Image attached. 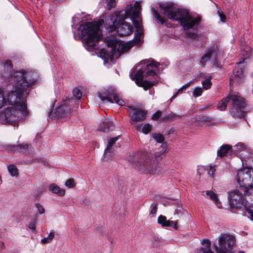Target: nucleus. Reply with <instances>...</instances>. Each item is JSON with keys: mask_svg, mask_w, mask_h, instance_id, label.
I'll list each match as a JSON object with an SVG mask.
<instances>
[{"mask_svg": "<svg viewBox=\"0 0 253 253\" xmlns=\"http://www.w3.org/2000/svg\"><path fill=\"white\" fill-rule=\"evenodd\" d=\"M13 80L12 84L14 90H11L7 97V101L12 106L21 109H27L24 97L29 92V87L37 81L36 74L32 72L15 71L11 77Z\"/></svg>", "mask_w": 253, "mask_h": 253, "instance_id": "1", "label": "nucleus"}, {"mask_svg": "<svg viewBox=\"0 0 253 253\" xmlns=\"http://www.w3.org/2000/svg\"><path fill=\"white\" fill-rule=\"evenodd\" d=\"M159 6L161 14L172 21H178L185 31L197 27L201 22L200 16L193 17L186 9L176 8L168 3H160ZM185 33L186 37L191 39H196L198 37L197 32L186 31Z\"/></svg>", "mask_w": 253, "mask_h": 253, "instance_id": "2", "label": "nucleus"}, {"mask_svg": "<svg viewBox=\"0 0 253 253\" xmlns=\"http://www.w3.org/2000/svg\"><path fill=\"white\" fill-rule=\"evenodd\" d=\"M134 7V9H126L125 12L123 11L116 12L115 16L111 18L112 24L107 27V31L109 32H113L117 30L120 37H125L131 34L133 31V26L124 20L128 16L135 18L139 15L140 6L138 3H135Z\"/></svg>", "mask_w": 253, "mask_h": 253, "instance_id": "3", "label": "nucleus"}, {"mask_svg": "<svg viewBox=\"0 0 253 253\" xmlns=\"http://www.w3.org/2000/svg\"><path fill=\"white\" fill-rule=\"evenodd\" d=\"M78 34L88 50L98 49V42L101 39L99 26L95 22H87L80 25Z\"/></svg>", "mask_w": 253, "mask_h": 253, "instance_id": "4", "label": "nucleus"}, {"mask_svg": "<svg viewBox=\"0 0 253 253\" xmlns=\"http://www.w3.org/2000/svg\"><path fill=\"white\" fill-rule=\"evenodd\" d=\"M28 114L27 109L15 106L8 107L0 113V121L3 124H12L19 121Z\"/></svg>", "mask_w": 253, "mask_h": 253, "instance_id": "5", "label": "nucleus"}, {"mask_svg": "<svg viewBox=\"0 0 253 253\" xmlns=\"http://www.w3.org/2000/svg\"><path fill=\"white\" fill-rule=\"evenodd\" d=\"M165 152V151L162 150L156 153L154 157L148 155L145 160L136 166L140 170L145 173L155 174L157 169V162L162 159V155Z\"/></svg>", "mask_w": 253, "mask_h": 253, "instance_id": "6", "label": "nucleus"}, {"mask_svg": "<svg viewBox=\"0 0 253 253\" xmlns=\"http://www.w3.org/2000/svg\"><path fill=\"white\" fill-rule=\"evenodd\" d=\"M236 239L234 236L229 234H221L218 237V245H214L217 253H234L233 246Z\"/></svg>", "mask_w": 253, "mask_h": 253, "instance_id": "7", "label": "nucleus"}, {"mask_svg": "<svg viewBox=\"0 0 253 253\" xmlns=\"http://www.w3.org/2000/svg\"><path fill=\"white\" fill-rule=\"evenodd\" d=\"M236 180L240 187L244 188V195L247 194L249 190L253 187V170L248 168L238 170Z\"/></svg>", "mask_w": 253, "mask_h": 253, "instance_id": "8", "label": "nucleus"}, {"mask_svg": "<svg viewBox=\"0 0 253 253\" xmlns=\"http://www.w3.org/2000/svg\"><path fill=\"white\" fill-rule=\"evenodd\" d=\"M230 103L232 106L230 108L231 115L241 119L244 116V109L246 106L245 99L237 94H230Z\"/></svg>", "mask_w": 253, "mask_h": 253, "instance_id": "9", "label": "nucleus"}, {"mask_svg": "<svg viewBox=\"0 0 253 253\" xmlns=\"http://www.w3.org/2000/svg\"><path fill=\"white\" fill-rule=\"evenodd\" d=\"M98 96L102 101L106 100L111 103H116L120 106H123L125 104L116 89L112 87L108 88L105 91L98 92Z\"/></svg>", "mask_w": 253, "mask_h": 253, "instance_id": "10", "label": "nucleus"}, {"mask_svg": "<svg viewBox=\"0 0 253 253\" xmlns=\"http://www.w3.org/2000/svg\"><path fill=\"white\" fill-rule=\"evenodd\" d=\"M143 70L139 69L133 76L130 75V78L132 80H135V84L138 86L142 87L145 90H147L155 85L157 82L143 80Z\"/></svg>", "mask_w": 253, "mask_h": 253, "instance_id": "11", "label": "nucleus"}, {"mask_svg": "<svg viewBox=\"0 0 253 253\" xmlns=\"http://www.w3.org/2000/svg\"><path fill=\"white\" fill-rule=\"evenodd\" d=\"M244 61V59H242L237 63L238 66H236L233 71V73L230 77V84L233 86L234 84H239L244 80V74L243 69L240 67V65Z\"/></svg>", "mask_w": 253, "mask_h": 253, "instance_id": "12", "label": "nucleus"}, {"mask_svg": "<svg viewBox=\"0 0 253 253\" xmlns=\"http://www.w3.org/2000/svg\"><path fill=\"white\" fill-rule=\"evenodd\" d=\"M107 44L112 48H115V53L117 49V52L120 54L127 52L133 46L132 43L129 42L120 43L116 39L109 40L108 41Z\"/></svg>", "mask_w": 253, "mask_h": 253, "instance_id": "13", "label": "nucleus"}, {"mask_svg": "<svg viewBox=\"0 0 253 253\" xmlns=\"http://www.w3.org/2000/svg\"><path fill=\"white\" fill-rule=\"evenodd\" d=\"M231 206L236 208H240L244 205V197L241 192L237 190L231 192L228 196Z\"/></svg>", "mask_w": 253, "mask_h": 253, "instance_id": "14", "label": "nucleus"}, {"mask_svg": "<svg viewBox=\"0 0 253 253\" xmlns=\"http://www.w3.org/2000/svg\"><path fill=\"white\" fill-rule=\"evenodd\" d=\"M146 64V76L156 77L157 76V72L159 71L158 66L160 64L155 61L153 59H149L145 61Z\"/></svg>", "mask_w": 253, "mask_h": 253, "instance_id": "15", "label": "nucleus"}, {"mask_svg": "<svg viewBox=\"0 0 253 253\" xmlns=\"http://www.w3.org/2000/svg\"><path fill=\"white\" fill-rule=\"evenodd\" d=\"M69 113V108L66 104H64L51 111L49 114V117L52 119L64 118L67 116Z\"/></svg>", "mask_w": 253, "mask_h": 253, "instance_id": "16", "label": "nucleus"}, {"mask_svg": "<svg viewBox=\"0 0 253 253\" xmlns=\"http://www.w3.org/2000/svg\"><path fill=\"white\" fill-rule=\"evenodd\" d=\"M146 112L140 109L135 113L129 112V116L130 117V123L131 125L138 122H142L146 119Z\"/></svg>", "mask_w": 253, "mask_h": 253, "instance_id": "17", "label": "nucleus"}, {"mask_svg": "<svg viewBox=\"0 0 253 253\" xmlns=\"http://www.w3.org/2000/svg\"><path fill=\"white\" fill-rule=\"evenodd\" d=\"M4 69L3 72L1 73L2 76L4 78H7L9 79L8 83H12L13 80H11V77L13 76L14 73H12V65L10 61H6L3 65Z\"/></svg>", "mask_w": 253, "mask_h": 253, "instance_id": "18", "label": "nucleus"}, {"mask_svg": "<svg viewBox=\"0 0 253 253\" xmlns=\"http://www.w3.org/2000/svg\"><path fill=\"white\" fill-rule=\"evenodd\" d=\"M218 50L217 45H213L209 48L207 52L202 57L200 63L203 66H205L207 61L209 60L211 56L216 54Z\"/></svg>", "mask_w": 253, "mask_h": 253, "instance_id": "19", "label": "nucleus"}, {"mask_svg": "<svg viewBox=\"0 0 253 253\" xmlns=\"http://www.w3.org/2000/svg\"><path fill=\"white\" fill-rule=\"evenodd\" d=\"M9 148L14 152L25 153L31 148V146L28 143H23L17 145H9Z\"/></svg>", "mask_w": 253, "mask_h": 253, "instance_id": "20", "label": "nucleus"}, {"mask_svg": "<svg viewBox=\"0 0 253 253\" xmlns=\"http://www.w3.org/2000/svg\"><path fill=\"white\" fill-rule=\"evenodd\" d=\"M232 153V146L228 144L221 146L217 151V155L220 158L228 157Z\"/></svg>", "mask_w": 253, "mask_h": 253, "instance_id": "21", "label": "nucleus"}, {"mask_svg": "<svg viewBox=\"0 0 253 253\" xmlns=\"http://www.w3.org/2000/svg\"><path fill=\"white\" fill-rule=\"evenodd\" d=\"M110 47L111 49L109 51L105 49H101L99 53L100 56L104 60L105 62L108 61L109 59L112 61L115 55V48Z\"/></svg>", "mask_w": 253, "mask_h": 253, "instance_id": "22", "label": "nucleus"}, {"mask_svg": "<svg viewBox=\"0 0 253 253\" xmlns=\"http://www.w3.org/2000/svg\"><path fill=\"white\" fill-rule=\"evenodd\" d=\"M201 244L203 246L200 249V253H214L211 250L210 240L204 239Z\"/></svg>", "mask_w": 253, "mask_h": 253, "instance_id": "23", "label": "nucleus"}, {"mask_svg": "<svg viewBox=\"0 0 253 253\" xmlns=\"http://www.w3.org/2000/svg\"><path fill=\"white\" fill-rule=\"evenodd\" d=\"M152 12L157 23H160L161 24H167V23L168 22V19L161 15L154 7L152 8Z\"/></svg>", "mask_w": 253, "mask_h": 253, "instance_id": "24", "label": "nucleus"}, {"mask_svg": "<svg viewBox=\"0 0 253 253\" xmlns=\"http://www.w3.org/2000/svg\"><path fill=\"white\" fill-rule=\"evenodd\" d=\"M49 190L52 193L56 194L60 196H63L65 195V190L60 188L54 183L51 184L49 186Z\"/></svg>", "mask_w": 253, "mask_h": 253, "instance_id": "25", "label": "nucleus"}, {"mask_svg": "<svg viewBox=\"0 0 253 253\" xmlns=\"http://www.w3.org/2000/svg\"><path fill=\"white\" fill-rule=\"evenodd\" d=\"M230 103V96L228 95L220 100L217 104V109L220 111H224L227 107V104Z\"/></svg>", "mask_w": 253, "mask_h": 253, "instance_id": "26", "label": "nucleus"}, {"mask_svg": "<svg viewBox=\"0 0 253 253\" xmlns=\"http://www.w3.org/2000/svg\"><path fill=\"white\" fill-rule=\"evenodd\" d=\"M206 194L214 202L218 208H220L221 207V205L215 193L212 191H207L206 192Z\"/></svg>", "mask_w": 253, "mask_h": 253, "instance_id": "27", "label": "nucleus"}, {"mask_svg": "<svg viewBox=\"0 0 253 253\" xmlns=\"http://www.w3.org/2000/svg\"><path fill=\"white\" fill-rule=\"evenodd\" d=\"M105 126H102L101 125L98 127V130L103 132H108L112 130L114 128V125L112 122L104 123Z\"/></svg>", "mask_w": 253, "mask_h": 253, "instance_id": "28", "label": "nucleus"}, {"mask_svg": "<svg viewBox=\"0 0 253 253\" xmlns=\"http://www.w3.org/2000/svg\"><path fill=\"white\" fill-rule=\"evenodd\" d=\"M119 136L113 137L109 140L107 148L105 149L104 155L107 156L108 154H110V149L115 144L116 141L119 139Z\"/></svg>", "mask_w": 253, "mask_h": 253, "instance_id": "29", "label": "nucleus"}, {"mask_svg": "<svg viewBox=\"0 0 253 253\" xmlns=\"http://www.w3.org/2000/svg\"><path fill=\"white\" fill-rule=\"evenodd\" d=\"M8 170L12 176H17L18 175V169L13 165H10L7 167Z\"/></svg>", "mask_w": 253, "mask_h": 253, "instance_id": "30", "label": "nucleus"}, {"mask_svg": "<svg viewBox=\"0 0 253 253\" xmlns=\"http://www.w3.org/2000/svg\"><path fill=\"white\" fill-rule=\"evenodd\" d=\"M54 237V233L51 231L48 236L41 240L42 243L43 244L50 243Z\"/></svg>", "mask_w": 253, "mask_h": 253, "instance_id": "31", "label": "nucleus"}, {"mask_svg": "<svg viewBox=\"0 0 253 253\" xmlns=\"http://www.w3.org/2000/svg\"><path fill=\"white\" fill-rule=\"evenodd\" d=\"M158 222L161 224L162 226L167 227L169 223V220H167L166 216L161 215L158 218Z\"/></svg>", "mask_w": 253, "mask_h": 253, "instance_id": "32", "label": "nucleus"}, {"mask_svg": "<svg viewBox=\"0 0 253 253\" xmlns=\"http://www.w3.org/2000/svg\"><path fill=\"white\" fill-rule=\"evenodd\" d=\"M132 19V22L136 29V30L139 31V32H141V28H142V24L140 21L138 20H135V18H137L138 17V16L137 17L132 18L131 17Z\"/></svg>", "mask_w": 253, "mask_h": 253, "instance_id": "33", "label": "nucleus"}, {"mask_svg": "<svg viewBox=\"0 0 253 253\" xmlns=\"http://www.w3.org/2000/svg\"><path fill=\"white\" fill-rule=\"evenodd\" d=\"M153 138L158 143H162L164 141V136L160 133L152 134Z\"/></svg>", "mask_w": 253, "mask_h": 253, "instance_id": "34", "label": "nucleus"}, {"mask_svg": "<svg viewBox=\"0 0 253 253\" xmlns=\"http://www.w3.org/2000/svg\"><path fill=\"white\" fill-rule=\"evenodd\" d=\"M206 169L208 174L211 177L213 178L214 177V172L215 171V169L214 167L211 166H207Z\"/></svg>", "mask_w": 253, "mask_h": 253, "instance_id": "35", "label": "nucleus"}, {"mask_svg": "<svg viewBox=\"0 0 253 253\" xmlns=\"http://www.w3.org/2000/svg\"><path fill=\"white\" fill-rule=\"evenodd\" d=\"M203 93V89L201 87H196L193 91V95L197 97L202 95Z\"/></svg>", "mask_w": 253, "mask_h": 253, "instance_id": "36", "label": "nucleus"}, {"mask_svg": "<svg viewBox=\"0 0 253 253\" xmlns=\"http://www.w3.org/2000/svg\"><path fill=\"white\" fill-rule=\"evenodd\" d=\"M73 93L74 96L77 99L79 100L81 98L82 93L81 90L78 88H75L73 90Z\"/></svg>", "mask_w": 253, "mask_h": 253, "instance_id": "37", "label": "nucleus"}, {"mask_svg": "<svg viewBox=\"0 0 253 253\" xmlns=\"http://www.w3.org/2000/svg\"><path fill=\"white\" fill-rule=\"evenodd\" d=\"M116 0H106V6L107 9L110 10L115 6Z\"/></svg>", "mask_w": 253, "mask_h": 253, "instance_id": "38", "label": "nucleus"}, {"mask_svg": "<svg viewBox=\"0 0 253 253\" xmlns=\"http://www.w3.org/2000/svg\"><path fill=\"white\" fill-rule=\"evenodd\" d=\"M210 79H208L207 80H204L202 82V84L204 88L206 89H208L211 88V83L210 81Z\"/></svg>", "mask_w": 253, "mask_h": 253, "instance_id": "39", "label": "nucleus"}, {"mask_svg": "<svg viewBox=\"0 0 253 253\" xmlns=\"http://www.w3.org/2000/svg\"><path fill=\"white\" fill-rule=\"evenodd\" d=\"M5 103V100L3 95V91L0 88V108H2Z\"/></svg>", "mask_w": 253, "mask_h": 253, "instance_id": "40", "label": "nucleus"}, {"mask_svg": "<svg viewBox=\"0 0 253 253\" xmlns=\"http://www.w3.org/2000/svg\"><path fill=\"white\" fill-rule=\"evenodd\" d=\"M207 166H199L197 169V172L199 176L204 174L205 172H207Z\"/></svg>", "mask_w": 253, "mask_h": 253, "instance_id": "41", "label": "nucleus"}, {"mask_svg": "<svg viewBox=\"0 0 253 253\" xmlns=\"http://www.w3.org/2000/svg\"><path fill=\"white\" fill-rule=\"evenodd\" d=\"M65 185L69 188H73L75 186L74 179L70 178L68 179L65 183Z\"/></svg>", "mask_w": 253, "mask_h": 253, "instance_id": "42", "label": "nucleus"}, {"mask_svg": "<svg viewBox=\"0 0 253 253\" xmlns=\"http://www.w3.org/2000/svg\"><path fill=\"white\" fill-rule=\"evenodd\" d=\"M151 126L149 124H145L142 128V132L145 134L148 133L151 130Z\"/></svg>", "mask_w": 253, "mask_h": 253, "instance_id": "43", "label": "nucleus"}, {"mask_svg": "<svg viewBox=\"0 0 253 253\" xmlns=\"http://www.w3.org/2000/svg\"><path fill=\"white\" fill-rule=\"evenodd\" d=\"M36 219H34L33 221L29 223L28 225V227L32 230L33 232L34 233H36Z\"/></svg>", "mask_w": 253, "mask_h": 253, "instance_id": "44", "label": "nucleus"}, {"mask_svg": "<svg viewBox=\"0 0 253 253\" xmlns=\"http://www.w3.org/2000/svg\"><path fill=\"white\" fill-rule=\"evenodd\" d=\"M167 227H171L174 229L177 230L178 229L177 221H171L169 220V223Z\"/></svg>", "mask_w": 253, "mask_h": 253, "instance_id": "45", "label": "nucleus"}, {"mask_svg": "<svg viewBox=\"0 0 253 253\" xmlns=\"http://www.w3.org/2000/svg\"><path fill=\"white\" fill-rule=\"evenodd\" d=\"M245 214L253 221V210L249 208L246 209Z\"/></svg>", "mask_w": 253, "mask_h": 253, "instance_id": "46", "label": "nucleus"}, {"mask_svg": "<svg viewBox=\"0 0 253 253\" xmlns=\"http://www.w3.org/2000/svg\"><path fill=\"white\" fill-rule=\"evenodd\" d=\"M157 203H153L151 205V211H150V214H155L157 211Z\"/></svg>", "mask_w": 253, "mask_h": 253, "instance_id": "47", "label": "nucleus"}, {"mask_svg": "<svg viewBox=\"0 0 253 253\" xmlns=\"http://www.w3.org/2000/svg\"><path fill=\"white\" fill-rule=\"evenodd\" d=\"M161 114H162V113L161 111H157L155 113H154L153 115V116L152 117V120H153L154 121H157L161 116Z\"/></svg>", "mask_w": 253, "mask_h": 253, "instance_id": "48", "label": "nucleus"}, {"mask_svg": "<svg viewBox=\"0 0 253 253\" xmlns=\"http://www.w3.org/2000/svg\"><path fill=\"white\" fill-rule=\"evenodd\" d=\"M36 207L40 214H42L44 212V209L41 204L37 203L36 204Z\"/></svg>", "mask_w": 253, "mask_h": 253, "instance_id": "49", "label": "nucleus"}, {"mask_svg": "<svg viewBox=\"0 0 253 253\" xmlns=\"http://www.w3.org/2000/svg\"><path fill=\"white\" fill-rule=\"evenodd\" d=\"M178 118V117L176 115H175L174 114H169V115H168L165 118L168 119H169L171 120H174Z\"/></svg>", "mask_w": 253, "mask_h": 253, "instance_id": "50", "label": "nucleus"}, {"mask_svg": "<svg viewBox=\"0 0 253 253\" xmlns=\"http://www.w3.org/2000/svg\"><path fill=\"white\" fill-rule=\"evenodd\" d=\"M245 53H243L242 54L244 56H246L247 58L250 55V52H251V48H250V47H246L245 48Z\"/></svg>", "mask_w": 253, "mask_h": 253, "instance_id": "51", "label": "nucleus"}, {"mask_svg": "<svg viewBox=\"0 0 253 253\" xmlns=\"http://www.w3.org/2000/svg\"><path fill=\"white\" fill-rule=\"evenodd\" d=\"M184 89H185V88H183V86L180 87L177 91V92H176V93L173 95L172 98H175L179 93H181L182 91L184 90Z\"/></svg>", "mask_w": 253, "mask_h": 253, "instance_id": "52", "label": "nucleus"}, {"mask_svg": "<svg viewBox=\"0 0 253 253\" xmlns=\"http://www.w3.org/2000/svg\"><path fill=\"white\" fill-rule=\"evenodd\" d=\"M182 210V208L180 206H178L177 208L175 209L174 214H178L181 212Z\"/></svg>", "mask_w": 253, "mask_h": 253, "instance_id": "53", "label": "nucleus"}, {"mask_svg": "<svg viewBox=\"0 0 253 253\" xmlns=\"http://www.w3.org/2000/svg\"><path fill=\"white\" fill-rule=\"evenodd\" d=\"M128 107L129 109H130L133 110V112L132 113H135L136 111H137L140 110V108H136V107H135L134 106H128Z\"/></svg>", "mask_w": 253, "mask_h": 253, "instance_id": "54", "label": "nucleus"}, {"mask_svg": "<svg viewBox=\"0 0 253 253\" xmlns=\"http://www.w3.org/2000/svg\"><path fill=\"white\" fill-rule=\"evenodd\" d=\"M220 19L221 21H222V22H225L226 17L224 14L221 15H220Z\"/></svg>", "mask_w": 253, "mask_h": 253, "instance_id": "55", "label": "nucleus"}, {"mask_svg": "<svg viewBox=\"0 0 253 253\" xmlns=\"http://www.w3.org/2000/svg\"><path fill=\"white\" fill-rule=\"evenodd\" d=\"M192 82H189V83H188L186 84H184V85H183V88H185V89H186L187 87H188L190 86V84H192Z\"/></svg>", "mask_w": 253, "mask_h": 253, "instance_id": "56", "label": "nucleus"}, {"mask_svg": "<svg viewBox=\"0 0 253 253\" xmlns=\"http://www.w3.org/2000/svg\"><path fill=\"white\" fill-rule=\"evenodd\" d=\"M236 147H237L238 148H241V147H244V144H243L242 143H238L236 145Z\"/></svg>", "mask_w": 253, "mask_h": 253, "instance_id": "57", "label": "nucleus"}, {"mask_svg": "<svg viewBox=\"0 0 253 253\" xmlns=\"http://www.w3.org/2000/svg\"><path fill=\"white\" fill-rule=\"evenodd\" d=\"M217 13H218L219 17H220V15H221L224 14L223 12L220 9H218L217 10Z\"/></svg>", "mask_w": 253, "mask_h": 253, "instance_id": "58", "label": "nucleus"}, {"mask_svg": "<svg viewBox=\"0 0 253 253\" xmlns=\"http://www.w3.org/2000/svg\"><path fill=\"white\" fill-rule=\"evenodd\" d=\"M213 66L215 67H218V64L216 61V60H215L214 61V63L213 64Z\"/></svg>", "mask_w": 253, "mask_h": 253, "instance_id": "59", "label": "nucleus"}, {"mask_svg": "<svg viewBox=\"0 0 253 253\" xmlns=\"http://www.w3.org/2000/svg\"><path fill=\"white\" fill-rule=\"evenodd\" d=\"M140 128H141V126H136V129H137V130H139L140 129Z\"/></svg>", "mask_w": 253, "mask_h": 253, "instance_id": "60", "label": "nucleus"}, {"mask_svg": "<svg viewBox=\"0 0 253 253\" xmlns=\"http://www.w3.org/2000/svg\"><path fill=\"white\" fill-rule=\"evenodd\" d=\"M238 253H245L243 251H239Z\"/></svg>", "mask_w": 253, "mask_h": 253, "instance_id": "61", "label": "nucleus"}, {"mask_svg": "<svg viewBox=\"0 0 253 253\" xmlns=\"http://www.w3.org/2000/svg\"><path fill=\"white\" fill-rule=\"evenodd\" d=\"M101 253V252H98V253Z\"/></svg>", "mask_w": 253, "mask_h": 253, "instance_id": "62", "label": "nucleus"}]
</instances>
